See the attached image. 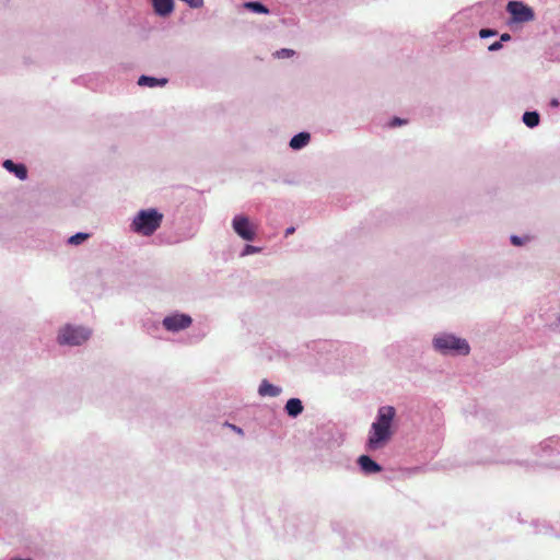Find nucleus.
<instances>
[{"label":"nucleus","mask_w":560,"mask_h":560,"mask_svg":"<svg viewBox=\"0 0 560 560\" xmlns=\"http://www.w3.org/2000/svg\"><path fill=\"white\" fill-rule=\"evenodd\" d=\"M396 430V408L390 405L378 407L368 430L365 450L371 453L384 450L393 440Z\"/></svg>","instance_id":"f257e3e1"},{"label":"nucleus","mask_w":560,"mask_h":560,"mask_svg":"<svg viewBox=\"0 0 560 560\" xmlns=\"http://www.w3.org/2000/svg\"><path fill=\"white\" fill-rule=\"evenodd\" d=\"M431 349L444 358H466L471 353L468 339L451 330L434 332L431 337Z\"/></svg>","instance_id":"f03ea898"},{"label":"nucleus","mask_w":560,"mask_h":560,"mask_svg":"<svg viewBox=\"0 0 560 560\" xmlns=\"http://www.w3.org/2000/svg\"><path fill=\"white\" fill-rule=\"evenodd\" d=\"M164 214L156 208H144L138 210L129 220V232L141 236L150 237L162 226Z\"/></svg>","instance_id":"7ed1b4c3"},{"label":"nucleus","mask_w":560,"mask_h":560,"mask_svg":"<svg viewBox=\"0 0 560 560\" xmlns=\"http://www.w3.org/2000/svg\"><path fill=\"white\" fill-rule=\"evenodd\" d=\"M92 336L90 327L81 324L67 323L57 330L56 341L59 346L79 347Z\"/></svg>","instance_id":"20e7f679"},{"label":"nucleus","mask_w":560,"mask_h":560,"mask_svg":"<svg viewBox=\"0 0 560 560\" xmlns=\"http://www.w3.org/2000/svg\"><path fill=\"white\" fill-rule=\"evenodd\" d=\"M233 232L245 242H253L258 234V225L248 215L238 213L231 220Z\"/></svg>","instance_id":"39448f33"},{"label":"nucleus","mask_w":560,"mask_h":560,"mask_svg":"<svg viewBox=\"0 0 560 560\" xmlns=\"http://www.w3.org/2000/svg\"><path fill=\"white\" fill-rule=\"evenodd\" d=\"M506 12L510 15L509 23L511 25L529 23L536 18L534 9L518 0L509 1Z\"/></svg>","instance_id":"423d86ee"},{"label":"nucleus","mask_w":560,"mask_h":560,"mask_svg":"<svg viewBox=\"0 0 560 560\" xmlns=\"http://www.w3.org/2000/svg\"><path fill=\"white\" fill-rule=\"evenodd\" d=\"M192 325V318L186 313L174 312L166 315L162 320V326L168 332H179L188 329Z\"/></svg>","instance_id":"0eeeda50"},{"label":"nucleus","mask_w":560,"mask_h":560,"mask_svg":"<svg viewBox=\"0 0 560 560\" xmlns=\"http://www.w3.org/2000/svg\"><path fill=\"white\" fill-rule=\"evenodd\" d=\"M155 15L162 19L171 16L175 10V0H149Z\"/></svg>","instance_id":"6e6552de"},{"label":"nucleus","mask_w":560,"mask_h":560,"mask_svg":"<svg viewBox=\"0 0 560 560\" xmlns=\"http://www.w3.org/2000/svg\"><path fill=\"white\" fill-rule=\"evenodd\" d=\"M358 465L360 469L366 475L377 474L382 471L381 465H378L369 455L359 456Z\"/></svg>","instance_id":"1a4fd4ad"},{"label":"nucleus","mask_w":560,"mask_h":560,"mask_svg":"<svg viewBox=\"0 0 560 560\" xmlns=\"http://www.w3.org/2000/svg\"><path fill=\"white\" fill-rule=\"evenodd\" d=\"M2 166L11 174H13L20 180L27 178V168L22 163H14L12 160H4Z\"/></svg>","instance_id":"9d476101"},{"label":"nucleus","mask_w":560,"mask_h":560,"mask_svg":"<svg viewBox=\"0 0 560 560\" xmlns=\"http://www.w3.org/2000/svg\"><path fill=\"white\" fill-rule=\"evenodd\" d=\"M257 392L260 397H278L282 393V388L262 380Z\"/></svg>","instance_id":"9b49d317"},{"label":"nucleus","mask_w":560,"mask_h":560,"mask_svg":"<svg viewBox=\"0 0 560 560\" xmlns=\"http://www.w3.org/2000/svg\"><path fill=\"white\" fill-rule=\"evenodd\" d=\"M310 141L311 135L308 132H300L291 138L289 145L292 150L298 151L305 148Z\"/></svg>","instance_id":"f8f14e48"},{"label":"nucleus","mask_w":560,"mask_h":560,"mask_svg":"<svg viewBox=\"0 0 560 560\" xmlns=\"http://www.w3.org/2000/svg\"><path fill=\"white\" fill-rule=\"evenodd\" d=\"M303 404L299 398H290L284 406L285 412L292 418L300 416L303 412Z\"/></svg>","instance_id":"ddd939ff"},{"label":"nucleus","mask_w":560,"mask_h":560,"mask_svg":"<svg viewBox=\"0 0 560 560\" xmlns=\"http://www.w3.org/2000/svg\"><path fill=\"white\" fill-rule=\"evenodd\" d=\"M167 83L166 79H158L154 77H148V75H141L138 79V84L140 86H148V88H156V86H164Z\"/></svg>","instance_id":"4468645a"},{"label":"nucleus","mask_w":560,"mask_h":560,"mask_svg":"<svg viewBox=\"0 0 560 560\" xmlns=\"http://www.w3.org/2000/svg\"><path fill=\"white\" fill-rule=\"evenodd\" d=\"M539 120V114L537 112H526L523 115V122L529 128L538 126Z\"/></svg>","instance_id":"2eb2a0df"},{"label":"nucleus","mask_w":560,"mask_h":560,"mask_svg":"<svg viewBox=\"0 0 560 560\" xmlns=\"http://www.w3.org/2000/svg\"><path fill=\"white\" fill-rule=\"evenodd\" d=\"M89 238L88 233L79 232L68 238V244L78 246L81 245L83 242H85Z\"/></svg>","instance_id":"dca6fc26"},{"label":"nucleus","mask_w":560,"mask_h":560,"mask_svg":"<svg viewBox=\"0 0 560 560\" xmlns=\"http://www.w3.org/2000/svg\"><path fill=\"white\" fill-rule=\"evenodd\" d=\"M244 5L255 13H268V9L259 2H246Z\"/></svg>","instance_id":"f3484780"},{"label":"nucleus","mask_w":560,"mask_h":560,"mask_svg":"<svg viewBox=\"0 0 560 560\" xmlns=\"http://www.w3.org/2000/svg\"><path fill=\"white\" fill-rule=\"evenodd\" d=\"M260 252H261V247H257V246H254V245L246 244L244 246L243 250L241 252L240 256L241 257H246V256H249V255L259 254Z\"/></svg>","instance_id":"a211bd4d"},{"label":"nucleus","mask_w":560,"mask_h":560,"mask_svg":"<svg viewBox=\"0 0 560 560\" xmlns=\"http://www.w3.org/2000/svg\"><path fill=\"white\" fill-rule=\"evenodd\" d=\"M273 56L278 59L290 58V57L294 56V50L289 49V48H282V49L277 50L273 54Z\"/></svg>","instance_id":"6ab92c4d"},{"label":"nucleus","mask_w":560,"mask_h":560,"mask_svg":"<svg viewBox=\"0 0 560 560\" xmlns=\"http://www.w3.org/2000/svg\"><path fill=\"white\" fill-rule=\"evenodd\" d=\"M191 9H200L205 4V0H180Z\"/></svg>","instance_id":"aec40b11"},{"label":"nucleus","mask_w":560,"mask_h":560,"mask_svg":"<svg viewBox=\"0 0 560 560\" xmlns=\"http://www.w3.org/2000/svg\"><path fill=\"white\" fill-rule=\"evenodd\" d=\"M511 243L515 246H523L526 243V238L517 236V235H512Z\"/></svg>","instance_id":"412c9836"},{"label":"nucleus","mask_w":560,"mask_h":560,"mask_svg":"<svg viewBox=\"0 0 560 560\" xmlns=\"http://www.w3.org/2000/svg\"><path fill=\"white\" fill-rule=\"evenodd\" d=\"M495 34H497V32L494 30H490V28H482L479 32V36L481 38H487V37H490V36H494Z\"/></svg>","instance_id":"4be33fe9"},{"label":"nucleus","mask_w":560,"mask_h":560,"mask_svg":"<svg viewBox=\"0 0 560 560\" xmlns=\"http://www.w3.org/2000/svg\"><path fill=\"white\" fill-rule=\"evenodd\" d=\"M502 48V43L499 40V42H494L492 43L489 47H488V50L489 51H498Z\"/></svg>","instance_id":"5701e85b"},{"label":"nucleus","mask_w":560,"mask_h":560,"mask_svg":"<svg viewBox=\"0 0 560 560\" xmlns=\"http://www.w3.org/2000/svg\"><path fill=\"white\" fill-rule=\"evenodd\" d=\"M511 40V35L509 33H503L500 37V42H510Z\"/></svg>","instance_id":"b1692460"},{"label":"nucleus","mask_w":560,"mask_h":560,"mask_svg":"<svg viewBox=\"0 0 560 560\" xmlns=\"http://www.w3.org/2000/svg\"><path fill=\"white\" fill-rule=\"evenodd\" d=\"M295 232V229L293 226H290L285 230V236H289Z\"/></svg>","instance_id":"393cba45"},{"label":"nucleus","mask_w":560,"mask_h":560,"mask_svg":"<svg viewBox=\"0 0 560 560\" xmlns=\"http://www.w3.org/2000/svg\"><path fill=\"white\" fill-rule=\"evenodd\" d=\"M400 124H401V121H400L399 119H395V120L393 121V126L400 125Z\"/></svg>","instance_id":"a878e982"},{"label":"nucleus","mask_w":560,"mask_h":560,"mask_svg":"<svg viewBox=\"0 0 560 560\" xmlns=\"http://www.w3.org/2000/svg\"><path fill=\"white\" fill-rule=\"evenodd\" d=\"M558 104H559V103H558V101H557V100H552V101H551V105H552V106H558Z\"/></svg>","instance_id":"bb28decb"},{"label":"nucleus","mask_w":560,"mask_h":560,"mask_svg":"<svg viewBox=\"0 0 560 560\" xmlns=\"http://www.w3.org/2000/svg\"><path fill=\"white\" fill-rule=\"evenodd\" d=\"M558 322H559V324H560V316L558 317Z\"/></svg>","instance_id":"cd10ccee"}]
</instances>
